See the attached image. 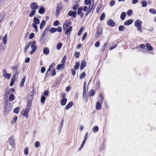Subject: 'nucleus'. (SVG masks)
<instances>
[{
	"label": "nucleus",
	"instance_id": "nucleus-1",
	"mask_svg": "<svg viewBox=\"0 0 156 156\" xmlns=\"http://www.w3.org/2000/svg\"><path fill=\"white\" fill-rule=\"evenodd\" d=\"M36 42L35 41H34L32 43H31V48L32 50L30 52L31 54H33L37 48V46L36 45Z\"/></svg>",
	"mask_w": 156,
	"mask_h": 156
},
{
	"label": "nucleus",
	"instance_id": "nucleus-2",
	"mask_svg": "<svg viewBox=\"0 0 156 156\" xmlns=\"http://www.w3.org/2000/svg\"><path fill=\"white\" fill-rule=\"evenodd\" d=\"M3 76L6 79H9L11 76V73H7V71L5 69H4L3 71Z\"/></svg>",
	"mask_w": 156,
	"mask_h": 156
},
{
	"label": "nucleus",
	"instance_id": "nucleus-3",
	"mask_svg": "<svg viewBox=\"0 0 156 156\" xmlns=\"http://www.w3.org/2000/svg\"><path fill=\"white\" fill-rule=\"evenodd\" d=\"M30 8L34 9L33 10H36L38 9V6L37 4L35 2H33L30 4Z\"/></svg>",
	"mask_w": 156,
	"mask_h": 156
},
{
	"label": "nucleus",
	"instance_id": "nucleus-4",
	"mask_svg": "<svg viewBox=\"0 0 156 156\" xmlns=\"http://www.w3.org/2000/svg\"><path fill=\"white\" fill-rule=\"evenodd\" d=\"M103 102V100H100L96 102V108L97 110H99L101 108V105Z\"/></svg>",
	"mask_w": 156,
	"mask_h": 156
},
{
	"label": "nucleus",
	"instance_id": "nucleus-5",
	"mask_svg": "<svg viewBox=\"0 0 156 156\" xmlns=\"http://www.w3.org/2000/svg\"><path fill=\"white\" fill-rule=\"evenodd\" d=\"M9 140L10 144L13 147V145H14L15 143V141L14 137L13 136H11L9 137Z\"/></svg>",
	"mask_w": 156,
	"mask_h": 156
},
{
	"label": "nucleus",
	"instance_id": "nucleus-6",
	"mask_svg": "<svg viewBox=\"0 0 156 156\" xmlns=\"http://www.w3.org/2000/svg\"><path fill=\"white\" fill-rule=\"evenodd\" d=\"M142 22L139 20H136L134 23V25L136 27H140L142 24Z\"/></svg>",
	"mask_w": 156,
	"mask_h": 156
},
{
	"label": "nucleus",
	"instance_id": "nucleus-7",
	"mask_svg": "<svg viewBox=\"0 0 156 156\" xmlns=\"http://www.w3.org/2000/svg\"><path fill=\"white\" fill-rule=\"evenodd\" d=\"M107 24L108 25L112 27L115 26V23L112 19H110L108 21Z\"/></svg>",
	"mask_w": 156,
	"mask_h": 156
},
{
	"label": "nucleus",
	"instance_id": "nucleus-8",
	"mask_svg": "<svg viewBox=\"0 0 156 156\" xmlns=\"http://www.w3.org/2000/svg\"><path fill=\"white\" fill-rule=\"evenodd\" d=\"M68 15L69 16H72L75 18L76 17V12L70 11L68 12Z\"/></svg>",
	"mask_w": 156,
	"mask_h": 156
},
{
	"label": "nucleus",
	"instance_id": "nucleus-9",
	"mask_svg": "<svg viewBox=\"0 0 156 156\" xmlns=\"http://www.w3.org/2000/svg\"><path fill=\"white\" fill-rule=\"evenodd\" d=\"M62 8V4L61 2H59L57 5L56 11L57 12H60Z\"/></svg>",
	"mask_w": 156,
	"mask_h": 156
},
{
	"label": "nucleus",
	"instance_id": "nucleus-10",
	"mask_svg": "<svg viewBox=\"0 0 156 156\" xmlns=\"http://www.w3.org/2000/svg\"><path fill=\"white\" fill-rule=\"evenodd\" d=\"M86 66V62L85 60H83L81 63V65L80 67V70L83 69Z\"/></svg>",
	"mask_w": 156,
	"mask_h": 156
},
{
	"label": "nucleus",
	"instance_id": "nucleus-11",
	"mask_svg": "<svg viewBox=\"0 0 156 156\" xmlns=\"http://www.w3.org/2000/svg\"><path fill=\"white\" fill-rule=\"evenodd\" d=\"M88 10H87L85 14V16H87L88 14L91 12L92 9V7H91V5H90L88 7Z\"/></svg>",
	"mask_w": 156,
	"mask_h": 156
},
{
	"label": "nucleus",
	"instance_id": "nucleus-12",
	"mask_svg": "<svg viewBox=\"0 0 156 156\" xmlns=\"http://www.w3.org/2000/svg\"><path fill=\"white\" fill-rule=\"evenodd\" d=\"M133 22V20L132 19H130L126 21L124 23V25L126 26H129Z\"/></svg>",
	"mask_w": 156,
	"mask_h": 156
},
{
	"label": "nucleus",
	"instance_id": "nucleus-13",
	"mask_svg": "<svg viewBox=\"0 0 156 156\" xmlns=\"http://www.w3.org/2000/svg\"><path fill=\"white\" fill-rule=\"evenodd\" d=\"M67 99L65 98H63L61 101V104L63 106L65 105L67 102Z\"/></svg>",
	"mask_w": 156,
	"mask_h": 156
},
{
	"label": "nucleus",
	"instance_id": "nucleus-14",
	"mask_svg": "<svg viewBox=\"0 0 156 156\" xmlns=\"http://www.w3.org/2000/svg\"><path fill=\"white\" fill-rule=\"evenodd\" d=\"M45 11V9L43 6H41L38 10V12L41 14H43Z\"/></svg>",
	"mask_w": 156,
	"mask_h": 156
},
{
	"label": "nucleus",
	"instance_id": "nucleus-15",
	"mask_svg": "<svg viewBox=\"0 0 156 156\" xmlns=\"http://www.w3.org/2000/svg\"><path fill=\"white\" fill-rule=\"evenodd\" d=\"M14 91V89L13 88H10L6 91V94L8 95L9 93H13Z\"/></svg>",
	"mask_w": 156,
	"mask_h": 156
},
{
	"label": "nucleus",
	"instance_id": "nucleus-16",
	"mask_svg": "<svg viewBox=\"0 0 156 156\" xmlns=\"http://www.w3.org/2000/svg\"><path fill=\"white\" fill-rule=\"evenodd\" d=\"M31 100H30L28 101L27 106V107L26 108V109H27V110H29L31 107Z\"/></svg>",
	"mask_w": 156,
	"mask_h": 156
},
{
	"label": "nucleus",
	"instance_id": "nucleus-17",
	"mask_svg": "<svg viewBox=\"0 0 156 156\" xmlns=\"http://www.w3.org/2000/svg\"><path fill=\"white\" fill-rule=\"evenodd\" d=\"M29 110H27V109H26V110L24 111H23L22 112V114L23 115L25 116L26 117H28V113L29 112Z\"/></svg>",
	"mask_w": 156,
	"mask_h": 156
},
{
	"label": "nucleus",
	"instance_id": "nucleus-18",
	"mask_svg": "<svg viewBox=\"0 0 156 156\" xmlns=\"http://www.w3.org/2000/svg\"><path fill=\"white\" fill-rule=\"evenodd\" d=\"M73 104V102L70 101L65 107V108L66 109H69L71 107Z\"/></svg>",
	"mask_w": 156,
	"mask_h": 156
},
{
	"label": "nucleus",
	"instance_id": "nucleus-19",
	"mask_svg": "<svg viewBox=\"0 0 156 156\" xmlns=\"http://www.w3.org/2000/svg\"><path fill=\"white\" fill-rule=\"evenodd\" d=\"M12 69H15L14 71L15 72L14 75L13 76L14 77H15L17 76L19 74V72L17 69V67L16 66L13 67H12Z\"/></svg>",
	"mask_w": 156,
	"mask_h": 156
},
{
	"label": "nucleus",
	"instance_id": "nucleus-20",
	"mask_svg": "<svg viewBox=\"0 0 156 156\" xmlns=\"http://www.w3.org/2000/svg\"><path fill=\"white\" fill-rule=\"evenodd\" d=\"M43 53L45 55H48L49 53V50L48 48H45L43 49Z\"/></svg>",
	"mask_w": 156,
	"mask_h": 156
},
{
	"label": "nucleus",
	"instance_id": "nucleus-21",
	"mask_svg": "<svg viewBox=\"0 0 156 156\" xmlns=\"http://www.w3.org/2000/svg\"><path fill=\"white\" fill-rule=\"evenodd\" d=\"M102 28H101L98 30L97 33L96 34L95 36L96 37H98L99 36L102 34Z\"/></svg>",
	"mask_w": 156,
	"mask_h": 156
},
{
	"label": "nucleus",
	"instance_id": "nucleus-22",
	"mask_svg": "<svg viewBox=\"0 0 156 156\" xmlns=\"http://www.w3.org/2000/svg\"><path fill=\"white\" fill-rule=\"evenodd\" d=\"M126 16V13L125 12H122L120 16V18L122 20H124Z\"/></svg>",
	"mask_w": 156,
	"mask_h": 156
},
{
	"label": "nucleus",
	"instance_id": "nucleus-23",
	"mask_svg": "<svg viewBox=\"0 0 156 156\" xmlns=\"http://www.w3.org/2000/svg\"><path fill=\"white\" fill-rule=\"evenodd\" d=\"M5 16V14L3 12H2L0 14V22L2 20H3Z\"/></svg>",
	"mask_w": 156,
	"mask_h": 156
},
{
	"label": "nucleus",
	"instance_id": "nucleus-24",
	"mask_svg": "<svg viewBox=\"0 0 156 156\" xmlns=\"http://www.w3.org/2000/svg\"><path fill=\"white\" fill-rule=\"evenodd\" d=\"M72 28L73 27L72 26H70L68 28L65 32V34L66 35L68 34L71 31Z\"/></svg>",
	"mask_w": 156,
	"mask_h": 156
},
{
	"label": "nucleus",
	"instance_id": "nucleus-25",
	"mask_svg": "<svg viewBox=\"0 0 156 156\" xmlns=\"http://www.w3.org/2000/svg\"><path fill=\"white\" fill-rule=\"evenodd\" d=\"M146 46L149 51L152 50L153 49V48L149 44H146Z\"/></svg>",
	"mask_w": 156,
	"mask_h": 156
},
{
	"label": "nucleus",
	"instance_id": "nucleus-26",
	"mask_svg": "<svg viewBox=\"0 0 156 156\" xmlns=\"http://www.w3.org/2000/svg\"><path fill=\"white\" fill-rule=\"evenodd\" d=\"M7 35L6 34L5 35V36L3 37L2 40V41L3 42L4 44H6L7 42Z\"/></svg>",
	"mask_w": 156,
	"mask_h": 156
},
{
	"label": "nucleus",
	"instance_id": "nucleus-27",
	"mask_svg": "<svg viewBox=\"0 0 156 156\" xmlns=\"http://www.w3.org/2000/svg\"><path fill=\"white\" fill-rule=\"evenodd\" d=\"M33 22L35 23V24H39L40 23V20L39 19L36 17H34V18Z\"/></svg>",
	"mask_w": 156,
	"mask_h": 156
},
{
	"label": "nucleus",
	"instance_id": "nucleus-28",
	"mask_svg": "<svg viewBox=\"0 0 156 156\" xmlns=\"http://www.w3.org/2000/svg\"><path fill=\"white\" fill-rule=\"evenodd\" d=\"M46 99V98L43 95H42L41 97V103L42 104H44V103Z\"/></svg>",
	"mask_w": 156,
	"mask_h": 156
},
{
	"label": "nucleus",
	"instance_id": "nucleus-29",
	"mask_svg": "<svg viewBox=\"0 0 156 156\" xmlns=\"http://www.w3.org/2000/svg\"><path fill=\"white\" fill-rule=\"evenodd\" d=\"M46 23V22L44 20H43L42 21V22L40 25V28L41 29L43 28V27H44V26L45 24Z\"/></svg>",
	"mask_w": 156,
	"mask_h": 156
},
{
	"label": "nucleus",
	"instance_id": "nucleus-30",
	"mask_svg": "<svg viewBox=\"0 0 156 156\" xmlns=\"http://www.w3.org/2000/svg\"><path fill=\"white\" fill-rule=\"evenodd\" d=\"M15 99V97L14 95L13 94H11L9 95V100L10 101H13Z\"/></svg>",
	"mask_w": 156,
	"mask_h": 156
},
{
	"label": "nucleus",
	"instance_id": "nucleus-31",
	"mask_svg": "<svg viewBox=\"0 0 156 156\" xmlns=\"http://www.w3.org/2000/svg\"><path fill=\"white\" fill-rule=\"evenodd\" d=\"M16 79L14 77H12L11 78V82L10 84V86L11 87L12 86L15 81Z\"/></svg>",
	"mask_w": 156,
	"mask_h": 156
},
{
	"label": "nucleus",
	"instance_id": "nucleus-32",
	"mask_svg": "<svg viewBox=\"0 0 156 156\" xmlns=\"http://www.w3.org/2000/svg\"><path fill=\"white\" fill-rule=\"evenodd\" d=\"M50 28V26H48L46 28L45 30H44L43 34H42V37L44 36L45 34H46V33L48 31V30Z\"/></svg>",
	"mask_w": 156,
	"mask_h": 156
},
{
	"label": "nucleus",
	"instance_id": "nucleus-33",
	"mask_svg": "<svg viewBox=\"0 0 156 156\" xmlns=\"http://www.w3.org/2000/svg\"><path fill=\"white\" fill-rule=\"evenodd\" d=\"M64 65L62 63L60 64L57 66L56 69L57 70H60L63 66H64Z\"/></svg>",
	"mask_w": 156,
	"mask_h": 156
},
{
	"label": "nucleus",
	"instance_id": "nucleus-34",
	"mask_svg": "<svg viewBox=\"0 0 156 156\" xmlns=\"http://www.w3.org/2000/svg\"><path fill=\"white\" fill-rule=\"evenodd\" d=\"M141 3L142 4V6L144 7H146L147 5V2L145 1H142Z\"/></svg>",
	"mask_w": 156,
	"mask_h": 156
},
{
	"label": "nucleus",
	"instance_id": "nucleus-35",
	"mask_svg": "<svg viewBox=\"0 0 156 156\" xmlns=\"http://www.w3.org/2000/svg\"><path fill=\"white\" fill-rule=\"evenodd\" d=\"M70 24L71 23L69 21H66L64 23L63 25L65 26L66 27H68L70 25Z\"/></svg>",
	"mask_w": 156,
	"mask_h": 156
},
{
	"label": "nucleus",
	"instance_id": "nucleus-36",
	"mask_svg": "<svg viewBox=\"0 0 156 156\" xmlns=\"http://www.w3.org/2000/svg\"><path fill=\"white\" fill-rule=\"evenodd\" d=\"M62 46V44L61 42L58 43L56 46V48L58 50H59L61 49Z\"/></svg>",
	"mask_w": 156,
	"mask_h": 156
},
{
	"label": "nucleus",
	"instance_id": "nucleus-37",
	"mask_svg": "<svg viewBox=\"0 0 156 156\" xmlns=\"http://www.w3.org/2000/svg\"><path fill=\"white\" fill-rule=\"evenodd\" d=\"M80 64V63L78 62H76V65L74 66V68L76 70H77L78 69Z\"/></svg>",
	"mask_w": 156,
	"mask_h": 156
},
{
	"label": "nucleus",
	"instance_id": "nucleus-38",
	"mask_svg": "<svg viewBox=\"0 0 156 156\" xmlns=\"http://www.w3.org/2000/svg\"><path fill=\"white\" fill-rule=\"evenodd\" d=\"M94 94L95 90L93 89L91 90L90 92V96L93 97L94 95Z\"/></svg>",
	"mask_w": 156,
	"mask_h": 156
},
{
	"label": "nucleus",
	"instance_id": "nucleus-39",
	"mask_svg": "<svg viewBox=\"0 0 156 156\" xmlns=\"http://www.w3.org/2000/svg\"><path fill=\"white\" fill-rule=\"evenodd\" d=\"M82 9H83V8L81 7H79L78 9L77 12V14L78 15H79L81 14V13L82 12Z\"/></svg>",
	"mask_w": 156,
	"mask_h": 156
},
{
	"label": "nucleus",
	"instance_id": "nucleus-40",
	"mask_svg": "<svg viewBox=\"0 0 156 156\" xmlns=\"http://www.w3.org/2000/svg\"><path fill=\"white\" fill-rule=\"evenodd\" d=\"M105 14L104 13H103L101 14L100 18V20H103L104 19H105Z\"/></svg>",
	"mask_w": 156,
	"mask_h": 156
},
{
	"label": "nucleus",
	"instance_id": "nucleus-41",
	"mask_svg": "<svg viewBox=\"0 0 156 156\" xmlns=\"http://www.w3.org/2000/svg\"><path fill=\"white\" fill-rule=\"evenodd\" d=\"M99 128L97 126H95L93 129V131L94 133H96L98 130Z\"/></svg>",
	"mask_w": 156,
	"mask_h": 156
},
{
	"label": "nucleus",
	"instance_id": "nucleus-42",
	"mask_svg": "<svg viewBox=\"0 0 156 156\" xmlns=\"http://www.w3.org/2000/svg\"><path fill=\"white\" fill-rule=\"evenodd\" d=\"M35 10H32L29 14V16L32 17L36 13Z\"/></svg>",
	"mask_w": 156,
	"mask_h": 156
},
{
	"label": "nucleus",
	"instance_id": "nucleus-43",
	"mask_svg": "<svg viewBox=\"0 0 156 156\" xmlns=\"http://www.w3.org/2000/svg\"><path fill=\"white\" fill-rule=\"evenodd\" d=\"M20 110V108L19 107H16V108H15L14 110V112L17 114H18Z\"/></svg>",
	"mask_w": 156,
	"mask_h": 156
},
{
	"label": "nucleus",
	"instance_id": "nucleus-44",
	"mask_svg": "<svg viewBox=\"0 0 156 156\" xmlns=\"http://www.w3.org/2000/svg\"><path fill=\"white\" fill-rule=\"evenodd\" d=\"M32 26L33 27L34 29L35 30L36 32L38 31V29L37 25L35 23H33L32 24Z\"/></svg>",
	"mask_w": 156,
	"mask_h": 156
},
{
	"label": "nucleus",
	"instance_id": "nucleus-45",
	"mask_svg": "<svg viewBox=\"0 0 156 156\" xmlns=\"http://www.w3.org/2000/svg\"><path fill=\"white\" fill-rule=\"evenodd\" d=\"M51 33H53L56 31V28L55 27H52L49 30Z\"/></svg>",
	"mask_w": 156,
	"mask_h": 156
},
{
	"label": "nucleus",
	"instance_id": "nucleus-46",
	"mask_svg": "<svg viewBox=\"0 0 156 156\" xmlns=\"http://www.w3.org/2000/svg\"><path fill=\"white\" fill-rule=\"evenodd\" d=\"M66 55H64L62 58V61H61V62H62V63L64 64L65 65V61H66Z\"/></svg>",
	"mask_w": 156,
	"mask_h": 156
},
{
	"label": "nucleus",
	"instance_id": "nucleus-47",
	"mask_svg": "<svg viewBox=\"0 0 156 156\" xmlns=\"http://www.w3.org/2000/svg\"><path fill=\"white\" fill-rule=\"evenodd\" d=\"M84 2L86 5H91V0H85Z\"/></svg>",
	"mask_w": 156,
	"mask_h": 156
},
{
	"label": "nucleus",
	"instance_id": "nucleus-48",
	"mask_svg": "<svg viewBox=\"0 0 156 156\" xmlns=\"http://www.w3.org/2000/svg\"><path fill=\"white\" fill-rule=\"evenodd\" d=\"M79 5L77 4H76L74 5L73 7V9L74 10H76L79 7Z\"/></svg>",
	"mask_w": 156,
	"mask_h": 156
},
{
	"label": "nucleus",
	"instance_id": "nucleus-49",
	"mask_svg": "<svg viewBox=\"0 0 156 156\" xmlns=\"http://www.w3.org/2000/svg\"><path fill=\"white\" fill-rule=\"evenodd\" d=\"M86 76L85 73V72H83L80 75V79H82L83 78H84Z\"/></svg>",
	"mask_w": 156,
	"mask_h": 156
},
{
	"label": "nucleus",
	"instance_id": "nucleus-50",
	"mask_svg": "<svg viewBox=\"0 0 156 156\" xmlns=\"http://www.w3.org/2000/svg\"><path fill=\"white\" fill-rule=\"evenodd\" d=\"M124 29V27L123 26H119V31H122Z\"/></svg>",
	"mask_w": 156,
	"mask_h": 156
},
{
	"label": "nucleus",
	"instance_id": "nucleus-51",
	"mask_svg": "<svg viewBox=\"0 0 156 156\" xmlns=\"http://www.w3.org/2000/svg\"><path fill=\"white\" fill-rule=\"evenodd\" d=\"M108 44L107 43H105L104 44V45H103V47H102L101 49V51H103V52L104 50L105 49V48L108 45Z\"/></svg>",
	"mask_w": 156,
	"mask_h": 156
},
{
	"label": "nucleus",
	"instance_id": "nucleus-52",
	"mask_svg": "<svg viewBox=\"0 0 156 156\" xmlns=\"http://www.w3.org/2000/svg\"><path fill=\"white\" fill-rule=\"evenodd\" d=\"M102 5H100L98 6L96 10V12L97 13H98L99 12L102 7Z\"/></svg>",
	"mask_w": 156,
	"mask_h": 156
},
{
	"label": "nucleus",
	"instance_id": "nucleus-53",
	"mask_svg": "<svg viewBox=\"0 0 156 156\" xmlns=\"http://www.w3.org/2000/svg\"><path fill=\"white\" fill-rule=\"evenodd\" d=\"M40 145V143L38 141H36L34 144L35 147L36 148L38 147H39Z\"/></svg>",
	"mask_w": 156,
	"mask_h": 156
},
{
	"label": "nucleus",
	"instance_id": "nucleus-54",
	"mask_svg": "<svg viewBox=\"0 0 156 156\" xmlns=\"http://www.w3.org/2000/svg\"><path fill=\"white\" fill-rule=\"evenodd\" d=\"M149 11L150 13L153 14H155L156 12L155 10L154 9H150L149 10Z\"/></svg>",
	"mask_w": 156,
	"mask_h": 156
},
{
	"label": "nucleus",
	"instance_id": "nucleus-55",
	"mask_svg": "<svg viewBox=\"0 0 156 156\" xmlns=\"http://www.w3.org/2000/svg\"><path fill=\"white\" fill-rule=\"evenodd\" d=\"M132 10L131 9H129L127 11V14L128 16H130L132 15Z\"/></svg>",
	"mask_w": 156,
	"mask_h": 156
},
{
	"label": "nucleus",
	"instance_id": "nucleus-56",
	"mask_svg": "<svg viewBox=\"0 0 156 156\" xmlns=\"http://www.w3.org/2000/svg\"><path fill=\"white\" fill-rule=\"evenodd\" d=\"M59 24V22L58 21L56 20L53 23V25L54 26H57Z\"/></svg>",
	"mask_w": 156,
	"mask_h": 156
},
{
	"label": "nucleus",
	"instance_id": "nucleus-57",
	"mask_svg": "<svg viewBox=\"0 0 156 156\" xmlns=\"http://www.w3.org/2000/svg\"><path fill=\"white\" fill-rule=\"evenodd\" d=\"M56 75V72L55 69H52L51 73V76H54Z\"/></svg>",
	"mask_w": 156,
	"mask_h": 156
},
{
	"label": "nucleus",
	"instance_id": "nucleus-58",
	"mask_svg": "<svg viewBox=\"0 0 156 156\" xmlns=\"http://www.w3.org/2000/svg\"><path fill=\"white\" fill-rule=\"evenodd\" d=\"M87 32L85 33L84 34V35H83V36L82 37V41H83L86 38L87 36Z\"/></svg>",
	"mask_w": 156,
	"mask_h": 156
},
{
	"label": "nucleus",
	"instance_id": "nucleus-59",
	"mask_svg": "<svg viewBox=\"0 0 156 156\" xmlns=\"http://www.w3.org/2000/svg\"><path fill=\"white\" fill-rule=\"evenodd\" d=\"M31 44V41H29L26 44L25 48H28L30 46Z\"/></svg>",
	"mask_w": 156,
	"mask_h": 156
},
{
	"label": "nucleus",
	"instance_id": "nucleus-60",
	"mask_svg": "<svg viewBox=\"0 0 156 156\" xmlns=\"http://www.w3.org/2000/svg\"><path fill=\"white\" fill-rule=\"evenodd\" d=\"M115 1L114 0H112L110 1V5L111 6H113L115 5Z\"/></svg>",
	"mask_w": 156,
	"mask_h": 156
},
{
	"label": "nucleus",
	"instance_id": "nucleus-61",
	"mask_svg": "<svg viewBox=\"0 0 156 156\" xmlns=\"http://www.w3.org/2000/svg\"><path fill=\"white\" fill-rule=\"evenodd\" d=\"M83 27H81L80 29L79 30V32L78 33V36H79L82 33V30L83 29Z\"/></svg>",
	"mask_w": 156,
	"mask_h": 156
},
{
	"label": "nucleus",
	"instance_id": "nucleus-62",
	"mask_svg": "<svg viewBox=\"0 0 156 156\" xmlns=\"http://www.w3.org/2000/svg\"><path fill=\"white\" fill-rule=\"evenodd\" d=\"M46 69L44 67H42L41 69V72L42 73H44Z\"/></svg>",
	"mask_w": 156,
	"mask_h": 156
},
{
	"label": "nucleus",
	"instance_id": "nucleus-63",
	"mask_svg": "<svg viewBox=\"0 0 156 156\" xmlns=\"http://www.w3.org/2000/svg\"><path fill=\"white\" fill-rule=\"evenodd\" d=\"M34 33H31L29 36V38L31 39H32L34 37Z\"/></svg>",
	"mask_w": 156,
	"mask_h": 156
},
{
	"label": "nucleus",
	"instance_id": "nucleus-64",
	"mask_svg": "<svg viewBox=\"0 0 156 156\" xmlns=\"http://www.w3.org/2000/svg\"><path fill=\"white\" fill-rule=\"evenodd\" d=\"M24 154L26 155H27L28 153V148H26L24 149Z\"/></svg>",
	"mask_w": 156,
	"mask_h": 156
}]
</instances>
